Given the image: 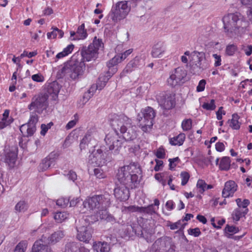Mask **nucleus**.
I'll list each match as a JSON object with an SVG mask.
<instances>
[{"label":"nucleus","instance_id":"1","mask_svg":"<svg viewBox=\"0 0 252 252\" xmlns=\"http://www.w3.org/2000/svg\"><path fill=\"white\" fill-rule=\"evenodd\" d=\"M142 170L137 162L121 167L118 171L117 178L121 185L115 188L114 194L120 201L127 200L130 196L129 188H137L142 178Z\"/></svg>","mask_w":252,"mask_h":252},{"label":"nucleus","instance_id":"2","mask_svg":"<svg viewBox=\"0 0 252 252\" xmlns=\"http://www.w3.org/2000/svg\"><path fill=\"white\" fill-rule=\"evenodd\" d=\"M105 144L93 146L94 150L89 157V163L94 166H102L114 159L122 147L123 139L110 133L104 139Z\"/></svg>","mask_w":252,"mask_h":252},{"label":"nucleus","instance_id":"3","mask_svg":"<svg viewBox=\"0 0 252 252\" xmlns=\"http://www.w3.org/2000/svg\"><path fill=\"white\" fill-rule=\"evenodd\" d=\"M77 56L73 55L69 61L64 63L63 66L58 71L59 78H63L65 75H69L73 80H79L84 78L85 63L78 60Z\"/></svg>","mask_w":252,"mask_h":252},{"label":"nucleus","instance_id":"4","mask_svg":"<svg viewBox=\"0 0 252 252\" xmlns=\"http://www.w3.org/2000/svg\"><path fill=\"white\" fill-rule=\"evenodd\" d=\"M141 0H128L117 2L112 7L108 15L113 23H117L125 19L130 11L131 7H135L137 3Z\"/></svg>","mask_w":252,"mask_h":252},{"label":"nucleus","instance_id":"5","mask_svg":"<svg viewBox=\"0 0 252 252\" xmlns=\"http://www.w3.org/2000/svg\"><path fill=\"white\" fill-rule=\"evenodd\" d=\"M240 15L237 13H229L225 15L222 18L224 32L226 36L230 38L238 36L240 27L238 22L240 20Z\"/></svg>","mask_w":252,"mask_h":252},{"label":"nucleus","instance_id":"6","mask_svg":"<svg viewBox=\"0 0 252 252\" xmlns=\"http://www.w3.org/2000/svg\"><path fill=\"white\" fill-rule=\"evenodd\" d=\"M92 218L93 216H87L85 219L79 220V224H76V237L79 241L89 243L92 239L93 229L91 224L94 223Z\"/></svg>","mask_w":252,"mask_h":252},{"label":"nucleus","instance_id":"7","mask_svg":"<svg viewBox=\"0 0 252 252\" xmlns=\"http://www.w3.org/2000/svg\"><path fill=\"white\" fill-rule=\"evenodd\" d=\"M156 116V112L150 106L141 110L137 116L139 126L144 132H150L153 126V122Z\"/></svg>","mask_w":252,"mask_h":252},{"label":"nucleus","instance_id":"8","mask_svg":"<svg viewBox=\"0 0 252 252\" xmlns=\"http://www.w3.org/2000/svg\"><path fill=\"white\" fill-rule=\"evenodd\" d=\"M110 198L109 194L95 195L86 199L83 203L84 208L88 210L104 209L109 206Z\"/></svg>","mask_w":252,"mask_h":252},{"label":"nucleus","instance_id":"9","mask_svg":"<svg viewBox=\"0 0 252 252\" xmlns=\"http://www.w3.org/2000/svg\"><path fill=\"white\" fill-rule=\"evenodd\" d=\"M187 71L183 67H178L170 72L167 80V84L171 88L179 87L187 81Z\"/></svg>","mask_w":252,"mask_h":252},{"label":"nucleus","instance_id":"10","mask_svg":"<svg viewBox=\"0 0 252 252\" xmlns=\"http://www.w3.org/2000/svg\"><path fill=\"white\" fill-rule=\"evenodd\" d=\"M18 153L17 146H5L1 155V160L6 164L9 169L16 165Z\"/></svg>","mask_w":252,"mask_h":252},{"label":"nucleus","instance_id":"11","mask_svg":"<svg viewBox=\"0 0 252 252\" xmlns=\"http://www.w3.org/2000/svg\"><path fill=\"white\" fill-rule=\"evenodd\" d=\"M110 124L116 133L115 134H118V131L121 133L126 132L127 126H129L131 124V120L124 114L120 115L114 114Z\"/></svg>","mask_w":252,"mask_h":252},{"label":"nucleus","instance_id":"12","mask_svg":"<svg viewBox=\"0 0 252 252\" xmlns=\"http://www.w3.org/2000/svg\"><path fill=\"white\" fill-rule=\"evenodd\" d=\"M174 246L171 237L163 236L155 240L150 247L149 252H166Z\"/></svg>","mask_w":252,"mask_h":252},{"label":"nucleus","instance_id":"13","mask_svg":"<svg viewBox=\"0 0 252 252\" xmlns=\"http://www.w3.org/2000/svg\"><path fill=\"white\" fill-rule=\"evenodd\" d=\"M48 96L47 95H38L34 96L32 99L31 103L28 106L30 110L34 109L38 114H41L46 111L48 107Z\"/></svg>","mask_w":252,"mask_h":252},{"label":"nucleus","instance_id":"14","mask_svg":"<svg viewBox=\"0 0 252 252\" xmlns=\"http://www.w3.org/2000/svg\"><path fill=\"white\" fill-rule=\"evenodd\" d=\"M159 105L165 110H170L176 105L175 94L170 93H161L157 97Z\"/></svg>","mask_w":252,"mask_h":252},{"label":"nucleus","instance_id":"15","mask_svg":"<svg viewBox=\"0 0 252 252\" xmlns=\"http://www.w3.org/2000/svg\"><path fill=\"white\" fill-rule=\"evenodd\" d=\"M38 117L34 113H32L27 124L23 125L20 130L24 137H30L33 135L36 130V124L38 121Z\"/></svg>","mask_w":252,"mask_h":252},{"label":"nucleus","instance_id":"16","mask_svg":"<svg viewBox=\"0 0 252 252\" xmlns=\"http://www.w3.org/2000/svg\"><path fill=\"white\" fill-rule=\"evenodd\" d=\"M144 65V60L140 56H136L128 63L121 72V76H126L127 74L130 73L136 69L142 67Z\"/></svg>","mask_w":252,"mask_h":252},{"label":"nucleus","instance_id":"17","mask_svg":"<svg viewBox=\"0 0 252 252\" xmlns=\"http://www.w3.org/2000/svg\"><path fill=\"white\" fill-rule=\"evenodd\" d=\"M59 156V154L55 151L50 153L48 156L41 160L38 166V171L44 172L49 169L52 165H54L55 160Z\"/></svg>","mask_w":252,"mask_h":252},{"label":"nucleus","instance_id":"18","mask_svg":"<svg viewBox=\"0 0 252 252\" xmlns=\"http://www.w3.org/2000/svg\"><path fill=\"white\" fill-rule=\"evenodd\" d=\"M81 59L80 61L89 62L94 61L98 57V53L93 46H83L81 50Z\"/></svg>","mask_w":252,"mask_h":252},{"label":"nucleus","instance_id":"19","mask_svg":"<svg viewBox=\"0 0 252 252\" xmlns=\"http://www.w3.org/2000/svg\"><path fill=\"white\" fill-rule=\"evenodd\" d=\"M60 86L57 81L49 83L46 89V93L43 95H47L48 98L50 97L53 100H56L58 97Z\"/></svg>","mask_w":252,"mask_h":252},{"label":"nucleus","instance_id":"20","mask_svg":"<svg viewBox=\"0 0 252 252\" xmlns=\"http://www.w3.org/2000/svg\"><path fill=\"white\" fill-rule=\"evenodd\" d=\"M135 126L134 127L131 126V124L129 126H127L126 132H121L123 134V137L119 136L118 134H114L110 133L113 136H117L119 138L123 139L122 145L126 141H132L135 139L137 137V133L135 130Z\"/></svg>","mask_w":252,"mask_h":252},{"label":"nucleus","instance_id":"21","mask_svg":"<svg viewBox=\"0 0 252 252\" xmlns=\"http://www.w3.org/2000/svg\"><path fill=\"white\" fill-rule=\"evenodd\" d=\"M237 185L234 181L229 180L227 181L224 184V187L222 191V197L226 198L232 196L237 190Z\"/></svg>","mask_w":252,"mask_h":252},{"label":"nucleus","instance_id":"22","mask_svg":"<svg viewBox=\"0 0 252 252\" xmlns=\"http://www.w3.org/2000/svg\"><path fill=\"white\" fill-rule=\"evenodd\" d=\"M63 252H90V250L75 242H70L65 246Z\"/></svg>","mask_w":252,"mask_h":252},{"label":"nucleus","instance_id":"23","mask_svg":"<svg viewBox=\"0 0 252 252\" xmlns=\"http://www.w3.org/2000/svg\"><path fill=\"white\" fill-rule=\"evenodd\" d=\"M95 143L93 136V132L91 130H88L80 143L81 150H85L89 147V145H93Z\"/></svg>","mask_w":252,"mask_h":252},{"label":"nucleus","instance_id":"24","mask_svg":"<svg viewBox=\"0 0 252 252\" xmlns=\"http://www.w3.org/2000/svg\"><path fill=\"white\" fill-rule=\"evenodd\" d=\"M166 48L162 41H158L152 47L151 55L153 58H160L165 51Z\"/></svg>","mask_w":252,"mask_h":252},{"label":"nucleus","instance_id":"25","mask_svg":"<svg viewBox=\"0 0 252 252\" xmlns=\"http://www.w3.org/2000/svg\"><path fill=\"white\" fill-rule=\"evenodd\" d=\"M32 252H52L50 246L43 243L42 240L35 241L32 248Z\"/></svg>","mask_w":252,"mask_h":252},{"label":"nucleus","instance_id":"26","mask_svg":"<svg viewBox=\"0 0 252 252\" xmlns=\"http://www.w3.org/2000/svg\"><path fill=\"white\" fill-rule=\"evenodd\" d=\"M94 250L96 252H110L109 244L101 241L95 242L93 245Z\"/></svg>","mask_w":252,"mask_h":252},{"label":"nucleus","instance_id":"27","mask_svg":"<svg viewBox=\"0 0 252 252\" xmlns=\"http://www.w3.org/2000/svg\"><path fill=\"white\" fill-rule=\"evenodd\" d=\"M132 229L131 225L124 226L119 230V234L122 238L129 239L133 236Z\"/></svg>","mask_w":252,"mask_h":252},{"label":"nucleus","instance_id":"28","mask_svg":"<svg viewBox=\"0 0 252 252\" xmlns=\"http://www.w3.org/2000/svg\"><path fill=\"white\" fill-rule=\"evenodd\" d=\"M186 138V135L181 133L177 136L169 139V143L173 146H181L183 144Z\"/></svg>","mask_w":252,"mask_h":252},{"label":"nucleus","instance_id":"29","mask_svg":"<svg viewBox=\"0 0 252 252\" xmlns=\"http://www.w3.org/2000/svg\"><path fill=\"white\" fill-rule=\"evenodd\" d=\"M88 35L87 31L85 29V24H82L79 26L76 32L75 37L71 39L72 40L84 39Z\"/></svg>","mask_w":252,"mask_h":252},{"label":"nucleus","instance_id":"30","mask_svg":"<svg viewBox=\"0 0 252 252\" xmlns=\"http://www.w3.org/2000/svg\"><path fill=\"white\" fill-rule=\"evenodd\" d=\"M196 53L198 54L197 57H198V60L197 63L195 64V65L201 70H203L208 67V63L205 61V59L203 53L198 52H196Z\"/></svg>","mask_w":252,"mask_h":252},{"label":"nucleus","instance_id":"31","mask_svg":"<svg viewBox=\"0 0 252 252\" xmlns=\"http://www.w3.org/2000/svg\"><path fill=\"white\" fill-rule=\"evenodd\" d=\"M64 236V232L62 230H58L53 233L49 237V242L51 244H56L59 242Z\"/></svg>","mask_w":252,"mask_h":252},{"label":"nucleus","instance_id":"32","mask_svg":"<svg viewBox=\"0 0 252 252\" xmlns=\"http://www.w3.org/2000/svg\"><path fill=\"white\" fill-rule=\"evenodd\" d=\"M230 158L229 157H222L219 164V169L221 171H228L230 167Z\"/></svg>","mask_w":252,"mask_h":252},{"label":"nucleus","instance_id":"33","mask_svg":"<svg viewBox=\"0 0 252 252\" xmlns=\"http://www.w3.org/2000/svg\"><path fill=\"white\" fill-rule=\"evenodd\" d=\"M240 117L237 113H234L232 115V119L228 121L230 122L229 126L233 129L238 130L240 128V123L238 120Z\"/></svg>","mask_w":252,"mask_h":252},{"label":"nucleus","instance_id":"34","mask_svg":"<svg viewBox=\"0 0 252 252\" xmlns=\"http://www.w3.org/2000/svg\"><path fill=\"white\" fill-rule=\"evenodd\" d=\"M111 77L106 74L104 76H100L96 84L97 89L99 90H102Z\"/></svg>","mask_w":252,"mask_h":252},{"label":"nucleus","instance_id":"35","mask_svg":"<svg viewBox=\"0 0 252 252\" xmlns=\"http://www.w3.org/2000/svg\"><path fill=\"white\" fill-rule=\"evenodd\" d=\"M29 204L25 200H20L15 206V210L18 212H25L29 208Z\"/></svg>","mask_w":252,"mask_h":252},{"label":"nucleus","instance_id":"36","mask_svg":"<svg viewBox=\"0 0 252 252\" xmlns=\"http://www.w3.org/2000/svg\"><path fill=\"white\" fill-rule=\"evenodd\" d=\"M156 208L153 204H150L146 207H140V213H144L149 215L156 214Z\"/></svg>","mask_w":252,"mask_h":252},{"label":"nucleus","instance_id":"37","mask_svg":"<svg viewBox=\"0 0 252 252\" xmlns=\"http://www.w3.org/2000/svg\"><path fill=\"white\" fill-rule=\"evenodd\" d=\"M53 31L51 32H48L47 34V38L48 39H51L52 38V36H53V38H55L57 36V34H59V38H61L63 37L64 32L61 30L59 29L57 27L52 28Z\"/></svg>","mask_w":252,"mask_h":252},{"label":"nucleus","instance_id":"38","mask_svg":"<svg viewBox=\"0 0 252 252\" xmlns=\"http://www.w3.org/2000/svg\"><path fill=\"white\" fill-rule=\"evenodd\" d=\"M196 186L200 189L199 192L201 193H203L206 190L211 189L213 187L212 185H208L204 180L200 179L197 181Z\"/></svg>","mask_w":252,"mask_h":252},{"label":"nucleus","instance_id":"39","mask_svg":"<svg viewBox=\"0 0 252 252\" xmlns=\"http://www.w3.org/2000/svg\"><path fill=\"white\" fill-rule=\"evenodd\" d=\"M132 225L133 234H135L138 237H144L142 227L138 223L133 224Z\"/></svg>","mask_w":252,"mask_h":252},{"label":"nucleus","instance_id":"40","mask_svg":"<svg viewBox=\"0 0 252 252\" xmlns=\"http://www.w3.org/2000/svg\"><path fill=\"white\" fill-rule=\"evenodd\" d=\"M67 214L64 212H57L54 215V219L58 223H61L67 218Z\"/></svg>","mask_w":252,"mask_h":252},{"label":"nucleus","instance_id":"41","mask_svg":"<svg viewBox=\"0 0 252 252\" xmlns=\"http://www.w3.org/2000/svg\"><path fill=\"white\" fill-rule=\"evenodd\" d=\"M27 247L26 241H21L16 246L14 252H25Z\"/></svg>","mask_w":252,"mask_h":252},{"label":"nucleus","instance_id":"42","mask_svg":"<svg viewBox=\"0 0 252 252\" xmlns=\"http://www.w3.org/2000/svg\"><path fill=\"white\" fill-rule=\"evenodd\" d=\"M238 50L236 45L234 44L228 45L225 49V53L227 55L232 56Z\"/></svg>","mask_w":252,"mask_h":252},{"label":"nucleus","instance_id":"43","mask_svg":"<svg viewBox=\"0 0 252 252\" xmlns=\"http://www.w3.org/2000/svg\"><path fill=\"white\" fill-rule=\"evenodd\" d=\"M89 45L94 47V49H96V52H98V50L100 47H103V43L102 39L97 38V37L95 36L93 39V43Z\"/></svg>","mask_w":252,"mask_h":252},{"label":"nucleus","instance_id":"44","mask_svg":"<svg viewBox=\"0 0 252 252\" xmlns=\"http://www.w3.org/2000/svg\"><path fill=\"white\" fill-rule=\"evenodd\" d=\"M192 127V121L190 119H185L182 123V127L183 131H187L190 130Z\"/></svg>","mask_w":252,"mask_h":252},{"label":"nucleus","instance_id":"45","mask_svg":"<svg viewBox=\"0 0 252 252\" xmlns=\"http://www.w3.org/2000/svg\"><path fill=\"white\" fill-rule=\"evenodd\" d=\"M123 211L127 213H131L133 212L140 213V207L136 205L125 206L124 207Z\"/></svg>","mask_w":252,"mask_h":252},{"label":"nucleus","instance_id":"46","mask_svg":"<svg viewBox=\"0 0 252 252\" xmlns=\"http://www.w3.org/2000/svg\"><path fill=\"white\" fill-rule=\"evenodd\" d=\"M235 201L237 203V205L239 207L238 208H247L250 204V201L248 199H245L242 201V199L241 198H239L236 199Z\"/></svg>","mask_w":252,"mask_h":252},{"label":"nucleus","instance_id":"47","mask_svg":"<svg viewBox=\"0 0 252 252\" xmlns=\"http://www.w3.org/2000/svg\"><path fill=\"white\" fill-rule=\"evenodd\" d=\"M54 125V123L52 122H50L47 125L42 124L41 125V131L40 134L42 136H45L48 131V129H50L51 127Z\"/></svg>","mask_w":252,"mask_h":252},{"label":"nucleus","instance_id":"48","mask_svg":"<svg viewBox=\"0 0 252 252\" xmlns=\"http://www.w3.org/2000/svg\"><path fill=\"white\" fill-rule=\"evenodd\" d=\"M104 237L105 238V241H103V242L109 244V246L110 244L114 245L117 242V239L116 237L112 234H109Z\"/></svg>","mask_w":252,"mask_h":252},{"label":"nucleus","instance_id":"49","mask_svg":"<svg viewBox=\"0 0 252 252\" xmlns=\"http://www.w3.org/2000/svg\"><path fill=\"white\" fill-rule=\"evenodd\" d=\"M202 108L207 110H214L215 109L216 106L215 104V100L211 99L210 103L204 102L202 106Z\"/></svg>","mask_w":252,"mask_h":252},{"label":"nucleus","instance_id":"50","mask_svg":"<svg viewBox=\"0 0 252 252\" xmlns=\"http://www.w3.org/2000/svg\"><path fill=\"white\" fill-rule=\"evenodd\" d=\"M94 95V92L89 89L85 92L82 97L81 101L83 104L86 103Z\"/></svg>","mask_w":252,"mask_h":252},{"label":"nucleus","instance_id":"51","mask_svg":"<svg viewBox=\"0 0 252 252\" xmlns=\"http://www.w3.org/2000/svg\"><path fill=\"white\" fill-rule=\"evenodd\" d=\"M180 176L182 179L181 185L185 186L190 178L189 174L187 171H183L181 173Z\"/></svg>","mask_w":252,"mask_h":252},{"label":"nucleus","instance_id":"52","mask_svg":"<svg viewBox=\"0 0 252 252\" xmlns=\"http://www.w3.org/2000/svg\"><path fill=\"white\" fill-rule=\"evenodd\" d=\"M132 49H129L128 50H126L123 53L116 55V56L117 57H119L118 59L121 62L122 61L126 59L127 57V56H129L132 52Z\"/></svg>","mask_w":252,"mask_h":252},{"label":"nucleus","instance_id":"53","mask_svg":"<svg viewBox=\"0 0 252 252\" xmlns=\"http://www.w3.org/2000/svg\"><path fill=\"white\" fill-rule=\"evenodd\" d=\"M242 216L243 214L240 208L235 209L232 213L233 219L236 221H239Z\"/></svg>","mask_w":252,"mask_h":252},{"label":"nucleus","instance_id":"54","mask_svg":"<svg viewBox=\"0 0 252 252\" xmlns=\"http://www.w3.org/2000/svg\"><path fill=\"white\" fill-rule=\"evenodd\" d=\"M69 199L68 198H62L57 200L56 204L58 206L64 208L69 204Z\"/></svg>","mask_w":252,"mask_h":252},{"label":"nucleus","instance_id":"55","mask_svg":"<svg viewBox=\"0 0 252 252\" xmlns=\"http://www.w3.org/2000/svg\"><path fill=\"white\" fill-rule=\"evenodd\" d=\"M188 232L189 235L193 236L195 237L199 236L201 234L200 230L198 227L189 228L188 230Z\"/></svg>","mask_w":252,"mask_h":252},{"label":"nucleus","instance_id":"56","mask_svg":"<svg viewBox=\"0 0 252 252\" xmlns=\"http://www.w3.org/2000/svg\"><path fill=\"white\" fill-rule=\"evenodd\" d=\"M119 57L116 55L114 58L111 59L107 63V67H117V65L119 63H121L120 61L118 59Z\"/></svg>","mask_w":252,"mask_h":252},{"label":"nucleus","instance_id":"57","mask_svg":"<svg viewBox=\"0 0 252 252\" xmlns=\"http://www.w3.org/2000/svg\"><path fill=\"white\" fill-rule=\"evenodd\" d=\"M94 176L98 179H103L106 177L105 173L100 168H94Z\"/></svg>","mask_w":252,"mask_h":252},{"label":"nucleus","instance_id":"58","mask_svg":"<svg viewBox=\"0 0 252 252\" xmlns=\"http://www.w3.org/2000/svg\"><path fill=\"white\" fill-rule=\"evenodd\" d=\"M106 208H107L98 209L99 211L98 213L101 220H105V219H107V217H108V216L109 215V213H108Z\"/></svg>","mask_w":252,"mask_h":252},{"label":"nucleus","instance_id":"59","mask_svg":"<svg viewBox=\"0 0 252 252\" xmlns=\"http://www.w3.org/2000/svg\"><path fill=\"white\" fill-rule=\"evenodd\" d=\"M180 161V159L178 157L173 158H169L168 159V161L169 162V169L171 170H174L175 167L177 165V164L175 163V162H179Z\"/></svg>","mask_w":252,"mask_h":252},{"label":"nucleus","instance_id":"60","mask_svg":"<svg viewBox=\"0 0 252 252\" xmlns=\"http://www.w3.org/2000/svg\"><path fill=\"white\" fill-rule=\"evenodd\" d=\"M224 231L226 232H230L233 233H236L239 231V228L235 226H230L228 224H227L225 227Z\"/></svg>","mask_w":252,"mask_h":252},{"label":"nucleus","instance_id":"61","mask_svg":"<svg viewBox=\"0 0 252 252\" xmlns=\"http://www.w3.org/2000/svg\"><path fill=\"white\" fill-rule=\"evenodd\" d=\"M37 54L36 51L31 52L28 53L27 51L25 50L22 54L20 56V58L22 59L25 57H27L29 58H31L35 56Z\"/></svg>","mask_w":252,"mask_h":252},{"label":"nucleus","instance_id":"62","mask_svg":"<svg viewBox=\"0 0 252 252\" xmlns=\"http://www.w3.org/2000/svg\"><path fill=\"white\" fill-rule=\"evenodd\" d=\"M68 180L74 182L77 179V174L76 172L72 170L69 171L65 175Z\"/></svg>","mask_w":252,"mask_h":252},{"label":"nucleus","instance_id":"63","mask_svg":"<svg viewBox=\"0 0 252 252\" xmlns=\"http://www.w3.org/2000/svg\"><path fill=\"white\" fill-rule=\"evenodd\" d=\"M206 81L204 79L201 80L196 87V91L197 92H201L204 90Z\"/></svg>","mask_w":252,"mask_h":252},{"label":"nucleus","instance_id":"64","mask_svg":"<svg viewBox=\"0 0 252 252\" xmlns=\"http://www.w3.org/2000/svg\"><path fill=\"white\" fill-rule=\"evenodd\" d=\"M32 79L33 81L36 82H42L44 81V77L39 73L32 75Z\"/></svg>","mask_w":252,"mask_h":252}]
</instances>
